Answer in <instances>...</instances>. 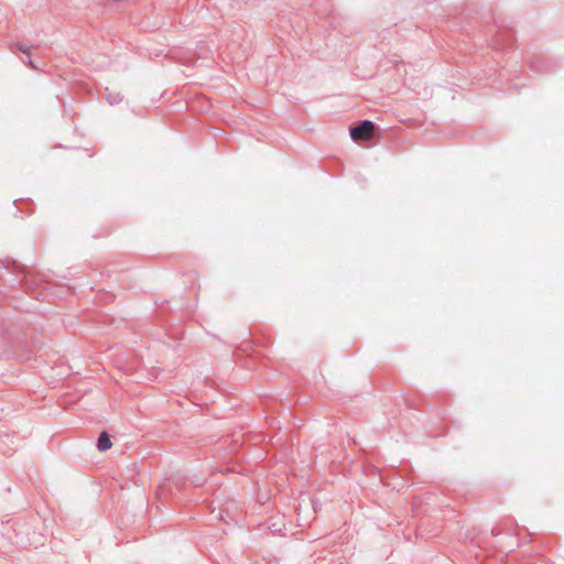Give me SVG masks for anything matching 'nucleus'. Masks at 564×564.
<instances>
[{
	"instance_id": "1",
	"label": "nucleus",
	"mask_w": 564,
	"mask_h": 564,
	"mask_svg": "<svg viewBox=\"0 0 564 564\" xmlns=\"http://www.w3.org/2000/svg\"><path fill=\"white\" fill-rule=\"evenodd\" d=\"M376 124L371 120H361L350 128V137L354 141H368L372 138Z\"/></svg>"
},
{
	"instance_id": "2",
	"label": "nucleus",
	"mask_w": 564,
	"mask_h": 564,
	"mask_svg": "<svg viewBox=\"0 0 564 564\" xmlns=\"http://www.w3.org/2000/svg\"><path fill=\"white\" fill-rule=\"evenodd\" d=\"M112 446L110 436L107 432H101L97 440V448L99 452H106Z\"/></svg>"
},
{
	"instance_id": "3",
	"label": "nucleus",
	"mask_w": 564,
	"mask_h": 564,
	"mask_svg": "<svg viewBox=\"0 0 564 564\" xmlns=\"http://www.w3.org/2000/svg\"><path fill=\"white\" fill-rule=\"evenodd\" d=\"M104 98L110 104V105H117L122 101V96L120 93L112 91L109 88L105 89Z\"/></svg>"
},
{
	"instance_id": "4",
	"label": "nucleus",
	"mask_w": 564,
	"mask_h": 564,
	"mask_svg": "<svg viewBox=\"0 0 564 564\" xmlns=\"http://www.w3.org/2000/svg\"><path fill=\"white\" fill-rule=\"evenodd\" d=\"M39 281H42L39 279ZM21 283L24 285V288L29 290H33L37 286V278L34 276L31 272H28L24 274Z\"/></svg>"
},
{
	"instance_id": "5",
	"label": "nucleus",
	"mask_w": 564,
	"mask_h": 564,
	"mask_svg": "<svg viewBox=\"0 0 564 564\" xmlns=\"http://www.w3.org/2000/svg\"><path fill=\"white\" fill-rule=\"evenodd\" d=\"M17 47H18L19 51L29 54V50H30L29 45H25L23 43H18Z\"/></svg>"
},
{
	"instance_id": "6",
	"label": "nucleus",
	"mask_w": 564,
	"mask_h": 564,
	"mask_svg": "<svg viewBox=\"0 0 564 564\" xmlns=\"http://www.w3.org/2000/svg\"><path fill=\"white\" fill-rule=\"evenodd\" d=\"M531 67H532L534 70H536V72H545V70H546V68L538 66V65H536V62H534V61H532V62H531Z\"/></svg>"
},
{
	"instance_id": "7",
	"label": "nucleus",
	"mask_w": 564,
	"mask_h": 564,
	"mask_svg": "<svg viewBox=\"0 0 564 564\" xmlns=\"http://www.w3.org/2000/svg\"><path fill=\"white\" fill-rule=\"evenodd\" d=\"M28 65H30V66H31V67H33V68H36V67L34 66V64H33L32 59H29V61H28Z\"/></svg>"
}]
</instances>
